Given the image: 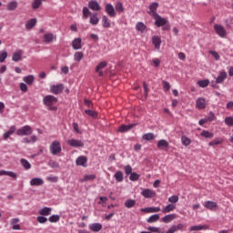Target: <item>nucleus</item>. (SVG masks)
<instances>
[{"label": "nucleus", "instance_id": "f257e3e1", "mask_svg": "<svg viewBox=\"0 0 233 233\" xmlns=\"http://www.w3.org/2000/svg\"><path fill=\"white\" fill-rule=\"evenodd\" d=\"M56 103H57V97L52 95H47L43 98V104L48 107V110H57V107L54 106Z\"/></svg>", "mask_w": 233, "mask_h": 233}, {"label": "nucleus", "instance_id": "f03ea898", "mask_svg": "<svg viewBox=\"0 0 233 233\" xmlns=\"http://www.w3.org/2000/svg\"><path fill=\"white\" fill-rule=\"evenodd\" d=\"M49 150L53 156H57V154H61V143L57 140H55L49 146Z\"/></svg>", "mask_w": 233, "mask_h": 233}, {"label": "nucleus", "instance_id": "7ed1b4c3", "mask_svg": "<svg viewBox=\"0 0 233 233\" xmlns=\"http://www.w3.org/2000/svg\"><path fill=\"white\" fill-rule=\"evenodd\" d=\"M33 132L34 130L32 129V127L27 125L18 129L16 131V136H32Z\"/></svg>", "mask_w": 233, "mask_h": 233}, {"label": "nucleus", "instance_id": "20e7f679", "mask_svg": "<svg viewBox=\"0 0 233 233\" xmlns=\"http://www.w3.org/2000/svg\"><path fill=\"white\" fill-rule=\"evenodd\" d=\"M214 30H215L217 35H218L222 39L227 37V29H225V27L223 25H221L219 24H216L214 25Z\"/></svg>", "mask_w": 233, "mask_h": 233}, {"label": "nucleus", "instance_id": "39448f33", "mask_svg": "<svg viewBox=\"0 0 233 233\" xmlns=\"http://www.w3.org/2000/svg\"><path fill=\"white\" fill-rule=\"evenodd\" d=\"M157 8H159V4L157 2H154L149 5V11L147 14L152 17H157L159 14H157Z\"/></svg>", "mask_w": 233, "mask_h": 233}, {"label": "nucleus", "instance_id": "423d86ee", "mask_svg": "<svg viewBox=\"0 0 233 233\" xmlns=\"http://www.w3.org/2000/svg\"><path fill=\"white\" fill-rule=\"evenodd\" d=\"M66 143L69 147H73L74 148H79V147H85V143H83V141L77 140L75 138L68 139Z\"/></svg>", "mask_w": 233, "mask_h": 233}, {"label": "nucleus", "instance_id": "0eeeda50", "mask_svg": "<svg viewBox=\"0 0 233 233\" xmlns=\"http://www.w3.org/2000/svg\"><path fill=\"white\" fill-rule=\"evenodd\" d=\"M64 89L65 86L63 84L53 85L50 86V92L51 94H55V96L61 94Z\"/></svg>", "mask_w": 233, "mask_h": 233}, {"label": "nucleus", "instance_id": "6e6552de", "mask_svg": "<svg viewBox=\"0 0 233 233\" xmlns=\"http://www.w3.org/2000/svg\"><path fill=\"white\" fill-rule=\"evenodd\" d=\"M23 54H25V51H23V49H17L13 53L12 61H14L15 63H19V61H23Z\"/></svg>", "mask_w": 233, "mask_h": 233}, {"label": "nucleus", "instance_id": "1a4fd4ad", "mask_svg": "<svg viewBox=\"0 0 233 233\" xmlns=\"http://www.w3.org/2000/svg\"><path fill=\"white\" fill-rule=\"evenodd\" d=\"M108 63L106 61H102L100 62L95 68V72L98 74L99 77H103L104 73H103V68H106Z\"/></svg>", "mask_w": 233, "mask_h": 233}, {"label": "nucleus", "instance_id": "9d476101", "mask_svg": "<svg viewBox=\"0 0 233 233\" xmlns=\"http://www.w3.org/2000/svg\"><path fill=\"white\" fill-rule=\"evenodd\" d=\"M155 19V25L158 28L161 26H165L167 23H168V20L167 18L161 17V15H157V16H153Z\"/></svg>", "mask_w": 233, "mask_h": 233}, {"label": "nucleus", "instance_id": "9b49d317", "mask_svg": "<svg viewBox=\"0 0 233 233\" xmlns=\"http://www.w3.org/2000/svg\"><path fill=\"white\" fill-rule=\"evenodd\" d=\"M83 40L81 39V37L78 38H75L72 41V48L73 50H81V48H83Z\"/></svg>", "mask_w": 233, "mask_h": 233}, {"label": "nucleus", "instance_id": "f8f14e48", "mask_svg": "<svg viewBox=\"0 0 233 233\" xmlns=\"http://www.w3.org/2000/svg\"><path fill=\"white\" fill-rule=\"evenodd\" d=\"M56 39L57 36L54 33H46L44 35V43H54Z\"/></svg>", "mask_w": 233, "mask_h": 233}, {"label": "nucleus", "instance_id": "ddd939ff", "mask_svg": "<svg viewBox=\"0 0 233 233\" xmlns=\"http://www.w3.org/2000/svg\"><path fill=\"white\" fill-rule=\"evenodd\" d=\"M141 194L147 199H150V198H156V191H154L150 188L143 189Z\"/></svg>", "mask_w": 233, "mask_h": 233}, {"label": "nucleus", "instance_id": "4468645a", "mask_svg": "<svg viewBox=\"0 0 233 233\" xmlns=\"http://www.w3.org/2000/svg\"><path fill=\"white\" fill-rule=\"evenodd\" d=\"M196 106L198 110L207 108V100L204 97H198L196 101Z\"/></svg>", "mask_w": 233, "mask_h": 233}, {"label": "nucleus", "instance_id": "2eb2a0df", "mask_svg": "<svg viewBox=\"0 0 233 233\" xmlns=\"http://www.w3.org/2000/svg\"><path fill=\"white\" fill-rule=\"evenodd\" d=\"M88 8L90 10H93L94 12H99L101 10V5H99V3L96 0H91L88 2Z\"/></svg>", "mask_w": 233, "mask_h": 233}, {"label": "nucleus", "instance_id": "dca6fc26", "mask_svg": "<svg viewBox=\"0 0 233 233\" xmlns=\"http://www.w3.org/2000/svg\"><path fill=\"white\" fill-rule=\"evenodd\" d=\"M42 185H45V180L41 177H34L30 180L31 187H41Z\"/></svg>", "mask_w": 233, "mask_h": 233}, {"label": "nucleus", "instance_id": "f3484780", "mask_svg": "<svg viewBox=\"0 0 233 233\" xmlns=\"http://www.w3.org/2000/svg\"><path fill=\"white\" fill-rule=\"evenodd\" d=\"M205 208H208V210H218V203L214 201L208 200L204 204Z\"/></svg>", "mask_w": 233, "mask_h": 233}, {"label": "nucleus", "instance_id": "a211bd4d", "mask_svg": "<svg viewBox=\"0 0 233 233\" xmlns=\"http://www.w3.org/2000/svg\"><path fill=\"white\" fill-rule=\"evenodd\" d=\"M88 161V158L85 156H80L76 160V167H86V162Z\"/></svg>", "mask_w": 233, "mask_h": 233}, {"label": "nucleus", "instance_id": "6ab92c4d", "mask_svg": "<svg viewBox=\"0 0 233 233\" xmlns=\"http://www.w3.org/2000/svg\"><path fill=\"white\" fill-rule=\"evenodd\" d=\"M140 212H147V214H153L154 212H161V208L159 207H149L140 209Z\"/></svg>", "mask_w": 233, "mask_h": 233}, {"label": "nucleus", "instance_id": "aec40b11", "mask_svg": "<svg viewBox=\"0 0 233 233\" xmlns=\"http://www.w3.org/2000/svg\"><path fill=\"white\" fill-rule=\"evenodd\" d=\"M106 12L109 15V17H116V8H114V5L112 4H107L106 5Z\"/></svg>", "mask_w": 233, "mask_h": 233}, {"label": "nucleus", "instance_id": "412c9836", "mask_svg": "<svg viewBox=\"0 0 233 233\" xmlns=\"http://www.w3.org/2000/svg\"><path fill=\"white\" fill-rule=\"evenodd\" d=\"M209 227L208 225H198V226H191L189 228L190 232H198L199 230H208Z\"/></svg>", "mask_w": 233, "mask_h": 233}, {"label": "nucleus", "instance_id": "4be33fe9", "mask_svg": "<svg viewBox=\"0 0 233 233\" xmlns=\"http://www.w3.org/2000/svg\"><path fill=\"white\" fill-rule=\"evenodd\" d=\"M23 81L24 83H25V85H28L30 86L34 85V82L35 81V76H34V75H28L23 77Z\"/></svg>", "mask_w": 233, "mask_h": 233}, {"label": "nucleus", "instance_id": "5701e85b", "mask_svg": "<svg viewBox=\"0 0 233 233\" xmlns=\"http://www.w3.org/2000/svg\"><path fill=\"white\" fill-rule=\"evenodd\" d=\"M137 124H129V125H122L119 127L118 128V132H128L130 130H132V128H134V127H136Z\"/></svg>", "mask_w": 233, "mask_h": 233}, {"label": "nucleus", "instance_id": "b1692460", "mask_svg": "<svg viewBox=\"0 0 233 233\" xmlns=\"http://www.w3.org/2000/svg\"><path fill=\"white\" fill-rule=\"evenodd\" d=\"M90 25L96 26V25H99V16H97V13H93L89 17Z\"/></svg>", "mask_w": 233, "mask_h": 233}, {"label": "nucleus", "instance_id": "393cba45", "mask_svg": "<svg viewBox=\"0 0 233 233\" xmlns=\"http://www.w3.org/2000/svg\"><path fill=\"white\" fill-rule=\"evenodd\" d=\"M227 77H228L227 73L225 71H221L216 79L217 85H221V83H223V81H225Z\"/></svg>", "mask_w": 233, "mask_h": 233}, {"label": "nucleus", "instance_id": "a878e982", "mask_svg": "<svg viewBox=\"0 0 233 233\" xmlns=\"http://www.w3.org/2000/svg\"><path fill=\"white\" fill-rule=\"evenodd\" d=\"M35 25H37V18H32L25 23V28L26 30H32Z\"/></svg>", "mask_w": 233, "mask_h": 233}, {"label": "nucleus", "instance_id": "bb28decb", "mask_svg": "<svg viewBox=\"0 0 233 233\" xmlns=\"http://www.w3.org/2000/svg\"><path fill=\"white\" fill-rule=\"evenodd\" d=\"M177 218V216H176V214H169V215H166L162 218V221L163 223H170L171 221H174V219H176Z\"/></svg>", "mask_w": 233, "mask_h": 233}, {"label": "nucleus", "instance_id": "cd10ccee", "mask_svg": "<svg viewBox=\"0 0 233 233\" xmlns=\"http://www.w3.org/2000/svg\"><path fill=\"white\" fill-rule=\"evenodd\" d=\"M152 43L157 50H159V48H161V38L159 36H153Z\"/></svg>", "mask_w": 233, "mask_h": 233}, {"label": "nucleus", "instance_id": "c85d7f7f", "mask_svg": "<svg viewBox=\"0 0 233 233\" xmlns=\"http://www.w3.org/2000/svg\"><path fill=\"white\" fill-rule=\"evenodd\" d=\"M15 132V126H11L9 130L3 135V139L6 141Z\"/></svg>", "mask_w": 233, "mask_h": 233}, {"label": "nucleus", "instance_id": "c756f323", "mask_svg": "<svg viewBox=\"0 0 233 233\" xmlns=\"http://www.w3.org/2000/svg\"><path fill=\"white\" fill-rule=\"evenodd\" d=\"M19 218L11 219L12 230H21V226L19 225Z\"/></svg>", "mask_w": 233, "mask_h": 233}, {"label": "nucleus", "instance_id": "7c9ffc66", "mask_svg": "<svg viewBox=\"0 0 233 233\" xmlns=\"http://www.w3.org/2000/svg\"><path fill=\"white\" fill-rule=\"evenodd\" d=\"M18 6L17 1H11L7 4L6 5V10L8 12H14V10H15Z\"/></svg>", "mask_w": 233, "mask_h": 233}, {"label": "nucleus", "instance_id": "2f4dec72", "mask_svg": "<svg viewBox=\"0 0 233 233\" xmlns=\"http://www.w3.org/2000/svg\"><path fill=\"white\" fill-rule=\"evenodd\" d=\"M89 228L93 232H99L101 228H103V225H101V223H93L89 225Z\"/></svg>", "mask_w": 233, "mask_h": 233}, {"label": "nucleus", "instance_id": "473e14b6", "mask_svg": "<svg viewBox=\"0 0 233 233\" xmlns=\"http://www.w3.org/2000/svg\"><path fill=\"white\" fill-rule=\"evenodd\" d=\"M45 1H46V0H33V2L31 3L32 9L37 10V8H39L41 6V5H43V3H45Z\"/></svg>", "mask_w": 233, "mask_h": 233}, {"label": "nucleus", "instance_id": "72a5a7b5", "mask_svg": "<svg viewBox=\"0 0 233 233\" xmlns=\"http://www.w3.org/2000/svg\"><path fill=\"white\" fill-rule=\"evenodd\" d=\"M40 216H50L52 214V208L45 207L39 210Z\"/></svg>", "mask_w": 233, "mask_h": 233}, {"label": "nucleus", "instance_id": "f704fd0d", "mask_svg": "<svg viewBox=\"0 0 233 233\" xmlns=\"http://www.w3.org/2000/svg\"><path fill=\"white\" fill-rule=\"evenodd\" d=\"M20 163L25 170H30V168H32V164H30V162L25 158L20 159Z\"/></svg>", "mask_w": 233, "mask_h": 233}, {"label": "nucleus", "instance_id": "c9c22d12", "mask_svg": "<svg viewBox=\"0 0 233 233\" xmlns=\"http://www.w3.org/2000/svg\"><path fill=\"white\" fill-rule=\"evenodd\" d=\"M144 141H154L156 139V135L154 133H146L142 136Z\"/></svg>", "mask_w": 233, "mask_h": 233}, {"label": "nucleus", "instance_id": "e433bc0d", "mask_svg": "<svg viewBox=\"0 0 233 233\" xmlns=\"http://www.w3.org/2000/svg\"><path fill=\"white\" fill-rule=\"evenodd\" d=\"M102 26L104 28H110L111 24H110V20L108 19L107 15H103L102 16Z\"/></svg>", "mask_w": 233, "mask_h": 233}, {"label": "nucleus", "instance_id": "4c0bfd02", "mask_svg": "<svg viewBox=\"0 0 233 233\" xmlns=\"http://www.w3.org/2000/svg\"><path fill=\"white\" fill-rule=\"evenodd\" d=\"M136 30L137 32L143 33L145 32V30H147V25L143 22H137L136 25Z\"/></svg>", "mask_w": 233, "mask_h": 233}, {"label": "nucleus", "instance_id": "58836bf2", "mask_svg": "<svg viewBox=\"0 0 233 233\" xmlns=\"http://www.w3.org/2000/svg\"><path fill=\"white\" fill-rule=\"evenodd\" d=\"M124 205H125L126 208H134V207H136V200L129 198L125 201Z\"/></svg>", "mask_w": 233, "mask_h": 233}, {"label": "nucleus", "instance_id": "ea45409f", "mask_svg": "<svg viewBox=\"0 0 233 233\" xmlns=\"http://www.w3.org/2000/svg\"><path fill=\"white\" fill-rule=\"evenodd\" d=\"M176 208V206L174 204H168L164 208H162L163 214H168V212H172Z\"/></svg>", "mask_w": 233, "mask_h": 233}, {"label": "nucleus", "instance_id": "a19ab883", "mask_svg": "<svg viewBox=\"0 0 233 233\" xmlns=\"http://www.w3.org/2000/svg\"><path fill=\"white\" fill-rule=\"evenodd\" d=\"M200 136L202 137H205L206 139H212V137H214V133L208 130H204L200 133Z\"/></svg>", "mask_w": 233, "mask_h": 233}, {"label": "nucleus", "instance_id": "79ce46f5", "mask_svg": "<svg viewBox=\"0 0 233 233\" xmlns=\"http://www.w3.org/2000/svg\"><path fill=\"white\" fill-rule=\"evenodd\" d=\"M197 84L198 85V86H200V88H207V86L210 85V80L208 79L198 80Z\"/></svg>", "mask_w": 233, "mask_h": 233}, {"label": "nucleus", "instance_id": "37998d69", "mask_svg": "<svg viewBox=\"0 0 233 233\" xmlns=\"http://www.w3.org/2000/svg\"><path fill=\"white\" fill-rule=\"evenodd\" d=\"M114 177L117 183H122L124 179L123 172L122 171H116L114 175Z\"/></svg>", "mask_w": 233, "mask_h": 233}, {"label": "nucleus", "instance_id": "c03bdc74", "mask_svg": "<svg viewBox=\"0 0 233 233\" xmlns=\"http://www.w3.org/2000/svg\"><path fill=\"white\" fill-rule=\"evenodd\" d=\"M157 148H168V141H167L166 139L158 140Z\"/></svg>", "mask_w": 233, "mask_h": 233}, {"label": "nucleus", "instance_id": "a18cd8bd", "mask_svg": "<svg viewBox=\"0 0 233 233\" xmlns=\"http://www.w3.org/2000/svg\"><path fill=\"white\" fill-rule=\"evenodd\" d=\"M82 14L83 19H86L87 17H90V15H92V12H90V9H88V7L86 6L83 7Z\"/></svg>", "mask_w": 233, "mask_h": 233}, {"label": "nucleus", "instance_id": "49530a36", "mask_svg": "<svg viewBox=\"0 0 233 233\" xmlns=\"http://www.w3.org/2000/svg\"><path fill=\"white\" fill-rule=\"evenodd\" d=\"M157 221H159V214L152 215L147 218V223H157Z\"/></svg>", "mask_w": 233, "mask_h": 233}, {"label": "nucleus", "instance_id": "de8ad7c7", "mask_svg": "<svg viewBox=\"0 0 233 233\" xmlns=\"http://www.w3.org/2000/svg\"><path fill=\"white\" fill-rule=\"evenodd\" d=\"M83 57H85V54H83V52H76L74 54V61H76V63H79Z\"/></svg>", "mask_w": 233, "mask_h": 233}, {"label": "nucleus", "instance_id": "09e8293b", "mask_svg": "<svg viewBox=\"0 0 233 233\" xmlns=\"http://www.w3.org/2000/svg\"><path fill=\"white\" fill-rule=\"evenodd\" d=\"M37 141V137L35 135L31 136V139L28 137H24L23 138V143H25L29 145V143H35Z\"/></svg>", "mask_w": 233, "mask_h": 233}, {"label": "nucleus", "instance_id": "8fccbe9b", "mask_svg": "<svg viewBox=\"0 0 233 233\" xmlns=\"http://www.w3.org/2000/svg\"><path fill=\"white\" fill-rule=\"evenodd\" d=\"M181 143L184 147H188L192 143V140L188 138L187 136H182Z\"/></svg>", "mask_w": 233, "mask_h": 233}, {"label": "nucleus", "instance_id": "3c124183", "mask_svg": "<svg viewBox=\"0 0 233 233\" xmlns=\"http://www.w3.org/2000/svg\"><path fill=\"white\" fill-rule=\"evenodd\" d=\"M115 9L118 14H123L125 12V7H123V3L117 2L115 5Z\"/></svg>", "mask_w": 233, "mask_h": 233}, {"label": "nucleus", "instance_id": "603ef678", "mask_svg": "<svg viewBox=\"0 0 233 233\" xmlns=\"http://www.w3.org/2000/svg\"><path fill=\"white\" fill-rule=\"evenodd\" d=\"M6 57H8V52L6 50L0 51V63H5Z\"/></svg>", "mask_w": 233, "mask_h": 233}, {"label": "nucleus", "instance_id": "864d4df0", "mask_svg": "<svg viewBox=\"0 0 233 233\" xmlns=\"http://www.w3.org/2000/svg\"><path fill=\"white\" fill-rule=\"evenodd\" d=\"M223 143V139L221 138H215L211 142L208 143L209 147H216V145H221Z\"/></svg>", "mask_w": 233, "mask_h": 233}, {"label": "nucleus", "instance_id": "5fc2aeb1", "mask_svg": "<svg viewBox=\"0 0 233 233\" xmlns=\"http://www.w3.org/2000/svg\"><path fill=\"white\" fill-rule=\"evenodd\" d=\"M85 112L87 116H89V117H93L94 119L97 117V112L94 110L86 109Z\"/></svg>", "mask_w": 233, "mask_h": 233}, {"label": "nucleus", "instance_id": "6e6d98bb", "mask_svg": "<svg viewBox=\"0 0 233 233\" xmlns=\"http://www.w3.org/2000/svg\"><path fill=\"white\" fill-rule=\"evenodd\" d=\"M60 218L61 217H59V215H52L49 217L48 221H50V223H57Z\"/></svg>", "mask_w": 233, "mask_h": 233}, {"label": "nucleus", "instance_id": "4d7b16f0", "mask_svg": "<svg viewBox=\"0 0 233 233\" xmlns=\"http://www.w3.org/2000/svg\"><path fill=\"white\" fill-rule=\"evenodd\" d=\"M224 123H225V125H227V127H233V117L232 116H227L224 119Z\"/></svg>", "mask_w": 233, "mask_h": 233}, {"label": "nucleus", "instance_id": "13d9d810", "mask_svg": "<svg viewBox=\"0 0 233 233\" xmlns=\"http://www.w3.org/2000/svg\"><path fill=\"white\" fill-rule=\"evenodd\" d=\"M139 174L133 172L130 176H129V179L130 181H139Z\"/></svg>", "mask_w": 233, "mask_h": 233}, {"label": "nucleus", "instance_id": "bf43d9fd", "mask_svg": "<svg viewBox=\"0 0 233 233\" xmlns=\"http://www.w3.org/2000/svg\"><path fill=\"white\" fill-rule=\"evenodd\" d=\"M124 171H125L126 176H130L133 173L132 172V166H130V165L125 166Z\"/></svg>", "mask_w": 233, "mask_h": 233}, {"label": "nucleus", "instance_id": "052dcab7", "mask_svg": "<svg viewBox=\"0 0 233 233\" xmlns=\"http://www.w3.org/2000/svg\"><path fill=\"white\" fill-rule=\"evenodd\" d=\"M147 230L154 233H165V231H161L160 228L157 227H148Z\"/></svg>", "mask_w": 233, "mask_h": 233}, {"label": "nucleus", "instance_id": "680f3d73", "mask_svg": "<svg viewBox=\"0 0 233 233\" xmlns=\"http://www.w3.org/2000/svg\"><path fill=\"white\" fill-rule=\"evenodd\" d=\"M48 167H50L51 168H59V164H57V162L54 160H49Z\"/></svg>", "mask_w": 233, "mask_h": 233}, {"label": "nucleus", "instance_id": "e2e57ef3", "mask_svg": "<svg viewBox=\"0 0 233 233\" xmlns=\"http://www.w3.org/2000/svg\"><path fill=\"white\" fill-rule=\"evenodd\" d=\"M36 221L38 223L43 224V223H46V221H48V218H46V217L42 215V216H39V217L36 218Z\"/></svg>", "mask_w": 233, "mask_h": 233}, {"label": "nucleus", "instance_id": "0e129e2a", "mask_svg": "<svg viewBox=\"0 0 233 233\" xmlns=\"http://www.w3.org/2000/svg\"><path fill=\"white\" fill-rule=\"evenodd\" d=\"M168 201L169 203H177V201H179V197L173 195L168 198Z\"/></svg>", "mask_w": 233, "mask_h": 233}, {"label": "nucleus", "instance_id": "69168bd1", "mask_svg": "<svg viewBox=\"0 0 233 233\" xmlns=\"http://www.w3.org/2000/svg\"><path fill=\"white\" fill-rule=\"evenodd\" d=\"M96 179V175H86L83 181H94Z\"/></svg>", "mask_w": 233, "mask_h": 233}, {"label": "nucleus", "instance_id": "338daca9", "mask_svg": "<svg viewBox=\"0 0 233 233\" xmlns=\"http://www.w3.org/2000/svg\"><path fill=\"white\" fill-rule=\"evenodd\" d=\"M27 84H25V83H20V90L22 91V92H25V93H26V92H28V86H26Z\"/></svg>", "mask_w": 233, "mask_h": 233}, {"label": "nucleus", "instance_id": "774afa93", "mask_svg": "<svg viewBox=\"0 0 233 233\" xmlns=\"http://www.w3.org/2000/svg\"><path fill=\"white\" fill-rule=\"evenodd\" d=\"M162 84L165 92H168V90H170V84L167 81H163Z\"/></svg>", "mask_w": 233, "mask_h": 233}]
</instances>
